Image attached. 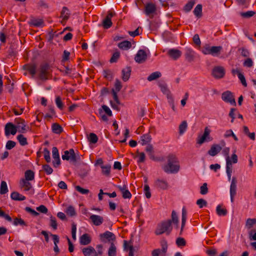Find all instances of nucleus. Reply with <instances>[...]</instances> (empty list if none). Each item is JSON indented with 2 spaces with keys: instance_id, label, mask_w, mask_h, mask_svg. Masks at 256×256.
<instances>
[{
  "instance_id": "1",
  "label": "nucleus",
  "mask_w": 256,
  "mask_h": 256,
  "mask_svg": "<svg viewBox=\"0 0 256 256\" xmlns=\"http://www.w3.org/2000/svg\"><path fill=\"white\" fill-rule=\"evenodd\" d=\"M180 166L178 158L175 155L169 154L167 158V164L162 166L164 172L168 174H176L180 170Z\"/></svg>"
},
{
  "instance_id": "2",
  "label": "nucleus",
  "mask_w": 256,
  "mask_h": 256,
  "mask_svg": "<svg viewBox=\"0 0 256 256\" xmlns=\"http://www.w3.org/2000/svg\"><path fill=\"white\" fill-rule=\"evenodd\" d=\"M172 230V226L170 224V221L164 220L158 224L154 233L156 235H160L164 233L169 234Z\"/></svg>"
},
{
  "instance_id": "3",
  "label": "nucleus",
  "mask_w": 256,
  "mask_h": 256,
  "mask_svg": "<svg viewBox=\"0 0 256 256\" xmlns=\"http://www.w3.org/2000/svg\"><path fill=\"white\" fill-rule=\"evenodd\" d=\"M222 49L221 46H210L205 44L202 48L201 51L204 54H210L214 56H218Z\"/></svg>"
},
{
  "instance_id": "4",
  "label": "nucleus",
  "mask_w": 256,
  "mask_h": 256,
  "mask_svg": "<svg viewBox=\"0 0 256 256\" xmlns=\"http://www.w3.org/2000/svg\"><path fill=\"white\" fill-rule=\"evenodd\" d=\"M49 65L48 64H44L40 66L38 70V76L42 80L45 81L48 79Z\"/></svg>"
},
{
  "instance_id": "5",
  "label": "nucleus",
  "mask_w": 256,
  "mask_h": 256,
  "mask_svg": "<svg viewBox=\"0 0 256 256\" xmlns=\"http://www.w3.org/2000/svg\"><path fill=\"white\" fill-rule=\"evenodd\" d=\"M14 122L16 129L20 132L24 133L29 129V127L26 125L24 120L21 118H16Z\"/></svg>"
},
{
  "instance_id": "6",
  "label": "nucleus",
  "mask_w": 256,
  "mask_h": 256,
  "mask_svg": "<svg viewBox=\"0 0 256 256\" xmlns=\"http://www.w3.org/2000/svg\"><path fill=\"white\" fill-rule=\"evenodd\" d=\"M222 99L224 102L229 103L232 106H236L234 96L233 94L229 90H226L222 93Z\"/></svg>"
},
{
  "instance_id": "7",
  "label": "nucleus",
  "mask_w": 256,
  "mask_h": 256,
  "mask_svg": "<svg viewBox=\"0 0 256 256\" xmlns=\"http://www.w3.org/2000/svg\"><path fill=\"white\" fill-rule=\"evenodd\" d=\"M62 158L63 160H69L76 162V156L74 149L71 148L68 150H65Z\"/></svg>"
},
{
  "instance_id": "8",
  "label": "nucleus",
  "mask_w": 256,
  "mask_h": 256,
  "mask_svg": "<svg viewBox=\"0 0 256 256\" xmlns=\"http://www.w3.org/2000/svg\"><path fill=\"white\" fill-rule=\"evenodd\" d=\"M122 88L121 82L118 80L116 79L114 84V88L112 89V92L114 100L117 104H120V100L117 93L120 91Z\"/></svg>"
},
{
  "instance_id": "9",
  "label": "nucleus",
  "mask_w": 256,
  "mask_h": 256,
  "mask_svg": "<svg viewBox=\"0 0 256 256\" xmlns=\"http://www.w3.org/2000/svg\"><path fill=\"white\" fill-rule=\"evenodd\" d=\"M224 74L225 70L222 66H216L212 70V75L216 78H221Z\"/></svg>"
},
{
  "instance_id": "10",
  "label": "nucleus",
  "mask_w": 256,
  "mask_h": 256,
  "mask_svg": "<svg viewBox=\"0 0 256 256\" xmlns=\"http://www.w3.org/2000/svg\"><path fill=\"white\" fill-rule=\"evenodd\" d=\"M236 184L237 180L236 178L233 177L230 186V200L232 202H234V198L236 194Z\"/></svg>"
},
{
  "instance_id": "11",
  "label": "nucleus",
  "mask_w": 256,
  "mask_h": 256,
  "mask_svg": "<svg viewBox=\"0 0 256 256\" xmlns=\"http://www.w3.org/2000/svg\"><path fill=\"white\" fill-rule=\"evenodd\" d=\"M4 132L6 136H8L10 134L15 135L17 132V130L14 124L12 122H8L5 126Z\"/></svg>"
},
{
  "instance_id": "12",
  "label": "nucleus",
  "mask_w": 256,
  "mask_h": 256,
  "mask_svg": "<svg viewBox=\"0 0 256 256\" xmlns=\"http://www.w3.org/2000/svg\"><path fill=\"white\" fill-rule=\"evenodd\" d=\"M156 8L155 4L149 2L146 4L144 10V14L148 16H150L156 12Z\"/></svg>"
},
{
  "instance_id": "13",
  "label": "nucleus",
  "mask_w": 256,
  "mask_h": 256,
  "mask_svg": "<svg viewBox=\"0 0 256 256\" xmlns=\"http://www.w3.org/2000/svg\"><path fill=\"white\" fill-rule=\"evenodd\" d=\"M158 86L160 89L161 92L166 96L167 98L172 97L170 90L168 88L167 84L162 81H160L158 82Z\"/></svg>"
},
{
  "instance_id": "14",
  "label": "nucleus",
  "mask_w": 256,
  "mask_h": 256,
  "mask_svg": "<svg viewBox=\"0 0 256 256\" xmlns=\"http://www.w3.org/2000/svg\"><path fill=\"white\" fill-rule=\"evenodd\" d=\"M147 55L145 51L142 50H139L136 54L134 60L138 64L144 62L146 60Z\"/></svg>"
},
{
  "instance_id": "15",
  "label": "nucleus",
  "mask_w": 256,
  "mask_h": 256,
  "mask_svg": "<svg viewBox=\"0 0 256 256\" xmlns=\"http://www.w3.org/2000/svg\"><path fill=\"white\" fill-rule=\"evenodd\" d=\"M100 236L101 241L103 242H105L106 240L110 242V240H114L116 238L114 234L109 231H106L103 234H100Z\"/></svg>"
},
{
  "instance_id": "16",
  "label": "nucleus",
  "mask_w": 256,
  "mask_h": 256,
  "mask_svg": "<svg viewBox=\"0 0 256 256\" xmlns=\"http://www.w3.org/2000/svg\"><path fill=\"white\" fill-rule=\"evenodd\" d=\"M154 184L156 188L160 190H166L168 186V183L166 180L160 178L156 180Z\"/></svg>"
},
{
  "instance_id": "17",
  "label": "nucleus",
  "mask_w": 256,
  "mask_h": 256,
  "mask_svg": "<svg viewBox=\"0 0 256 256\" xmlns=\"http://www.w3.org/2000/svg\"><path fill=\"white\" fill-rule=\"evenodd\" d=\"M90 218L92 224L96 226L101 225L104 222L103 217L99 215L92 214L90 216Z\"/></svg>"
},
{
  "instance_id": "18",
  "label": "nucleus",
  "mask_w": 256,
  "mask_h": 256,
  "mask_svg": "<svg viewBox=\"0 0 256 256\" xmlns=\"http://www.w3.org/2000/svg\"><path fill=\"white\" fill-rule=\"evenodd\" d=\"M168 246L166 242H164L162 244V248L161 249H156L154 250L152 252V256H159L160 254H164L166 252L167 250Z\"/></svg>"
},
{
  "instance_id": "19",
  "label": "nucleus",
  "mask_w": 256,
  "mask_h": 256,
  "mask_svg": "<svg viewBox=\"0 0 256 256\" xmlns=\"http://www.w3.org/2000/svg\"><path fill=\"white\" fill-rule=\"evenodd\" d=\"M114 13L109 12L105 18L103 20V26L105 28H110L112 25L111 21L112 18L114 16Z\"/></svg>"
},
{
  "instance_id": "20",
  "label": "nucleus",
  "mask_w": 256,
  "mask_h": 256,
  "mask_svg": "<svg viewBox=\"0 0 256 256\" xmlns=\"http://www.w3.org/2000/svg\"><path fill=\"white\" fill-rule=\"evenodd\" d=\"M182 52L178 50L172 48L168 50V54L174 60H176L182 56Z\"/></svg>"
},
{
  "instance_id": "21",
  "label": "nucleus",
  "mask_w": 256,
  "mask_h": 256,
  "mask_svg": "<svg viewBox=\"0 0 256 256\" xmlns=\"http://www.w3.org/2000/svg\"><path fill=\"white\" fill-rule=\"evenodd\" d=\"M222 148L218 144L212 146L210 150L208 151V154L212 156H216L222 150Z\"/></svg>"
},
{
  "instance_id": "22",
  "label": "nucleus",
  "mask_w": 256,
  "mask_h": 256,
  "mask_svg": "<svg viewBox=\"0 0 256 256\" xmlns=\"http://www.w3.org/2000/svg\"><path fill=\"white\" fill-rule=\"evenodd\" d=\"M210 132V130L208 128V127H206L202 136H198L197 142L200 144H203L205 142L206 138H208Z\"/></svg>"
},
{
  "instance_id": "23",
  "label": "nucleus",
  "mask_w": 256,
  "mask_h": 256,
  "mask_svg": "<svg viewBox=\"0 0 256 256\" xmlns=\"http://www.w3.org/2000/svg\"><path fill=\"white\" fill-rule=\"evenodd\" d=\"M23 68L29 72L32 77H34L36 72V64H26L24 66Z\"/></svg>"
},
{
  "instance_id": "24",
  "label": "nucleus",
  "mask_w": 256,
  "mask_h": 256,
  "mask_svg": "<svg viewBox=\"0 0 256 256\" xmlns=\"http://www.w3.org/2000/svg\"><path fill=\"white\" fill-rule=\"evenodd\" d=\"M82 252L84 256H98V254L95 249L90 246L83 248Z\"/></svg>"
},
{
  "instance_id": "25",
  "label": "nucleus",
  "mask_w": 256,
  "mask_h": 256,
  "mask_svg": "<svg viewBox=\"0 0 256 256\" xmlns=\"http://www.w3.org/2000/svg\"><path fill=\"white\" fill-rule=\"evenodd\" d=\"M195 55L196 53L192 49L190 48L186 49L185 56L188 62H191L193 61L195 58Z\"/></svg>"
},
{
  "instance_id": "26",
  "label": "nucleus",
  "mask_w": 256,
  "mask_h": 256,
  "mask_svg": "<svg viewBox=\"0 0 256 256\" xmlns=\"http://www.w3.org/2000/svg\"><path fill=\"white\" fill-rule=\"evenodd\" d=\"M29 181L21 179L20 181V187L23 188L25 191L30 190L32 188V185Z\"/></svg>"
},
{
  "instance_id": "27",
  "label": "nucleus",
  "mask_w": 256,
  "mask_h": 256,
  "mask_svg": "<svg viewBox=\"0 0 256 256\" xmlns=\"http://www.w3.org/2000/svg\"><path fill=\"white\" fill-rule=\"evenodd\" d=\"M187 218V211L185 208V207H183L182 209V224H181V228L180 232V234H182L183 232L184 227L186 224V220Z\"/></svg>"
},
{
  "instance_id": "28",
  "label": "nucleus",
  "mask_w": 256,
  "mask_h": 256,
  "mask_svg": "<svg viewBox=\"0 0 256 256\" xmlns=\"http://www.w3.org/2000/svg\"><path fill=\"white\" fill-rule=\"evenodd\" d=\"M131 72V68L130 66H127L122 70V78L124 82L127 81L130 76Z\"/></svg>"
},
{
  "instance_id": "29",
  "label": "nucleus",
  "mask_w": 256,
  "mask_h": 256,
  "mask_svg": "<svg viewBox=\"0 0 256 256\" xmlns=\"http://www.w3.org/2000/svg\"><path fill=\"white\" fill-rule=\"evenodd\" d=\"M167 220L170 221V224H172V223H173L174 225H176V228H178V218L177 214L174 210L172 211L171 219L168 220Z\"/></svg>"
},
{
  "instance_id": "30",
  "label": "nucleus",
  "mask_w": 256,
  "mask_h": 256,
  "mask_svg": "<svg viewBox=\"0 0 256 256\" xmlns=\"http://www.w3.org/2000/svg\"><path fill=\"white\" fill-rule=\"evenodd\" d=\"M10 198L14 200L22 201L26 200V197L18 192H12L10 194Z\"/></svg>"
},
{
  "instance_id": "31",
  "label": "nucleus",
  "mask_w": 256,
  "mask_h": 256,
  "mask_svg": "<svg viewBox=\"0 0 256 256\" xmlns=\"http://www.w3.org/2000/svg\"><path fill=\"white\" fill-rule=\"evenodd\" d=\"M91 240L87 234H82L80 238V243L82 245H87L90 242Z\"/></svg>"
},
{
  "instance_id": "32",
  "label": "nucleus",
  "mask_w": 256,
  "mask_h": 256,
  "mask_svg": "<svg viewBox=\"0 0 256 256\" xmlns=\"http://www.w3.org/2000/svg\"><path fill=\"white\" fill-rule=\"evenodd\" d=\"M151 140V136L149 134H146L140 136V142L142 145H145L150 142Z\"/></svg>"
},
{
  "instance_id": "33",
  "label": "nucleus",
  "mask_w": 256,
  "mask_h": 256,
  "mask_svg": "<svg viewBox=\"0 0 256 256\" xmlns=\"http://www.w3.org/2000/svg\"><path fill=\"white\" fill-rule=\"evenodd\" d=\"M118 46L120 49L127 50L131 48L132 44L130 42L125 40L119 43L118 44Z\"/></svg>"
},
{
  "instance_id": "34",
  "label": "nucleus",
  "mask_w": 256,
  "mask_h": 256,
  "mask_svg": "<svg viewBox=\"0 0 256 256\" xmlns=\"http://www.w3.org/2000/svg\"><path fill=\"white\" fill-rule=\"evenodd\" d=\"M100 168L102 169V174L106 176H108L110 172L111 166L109 164L102 165Z\"/></svg>"
},
{
  "instance_id": "35",
  "label": "nucleus",
  "mask_w": 256,
  "mask_h": 256,
  "mask_svg": "<svg viewBox=\"0 0 256 256\" xmlns=\"http://www.w3.org/2000/svg\"><path fill=\"white\" fill-rule=\"evenodd\" d=\"M34 178V173L32 170H27L24 172V178L23 180H32Z\"/></svg>"
},
{
  "instance_id": "36",
  "label": "nucleus",
  "mask_w": 256,
  "mask_h": 256,
  "mask_svg": "<svg viewBox=\"0 0 256 256\" xmlns=\"http://www.w3.org/2000/svg\"><path fill=\"white\" fill-rule=\"evenodd\" d=\"M70 15L68 9L66 6L63 7L60 16L62 20L64 21L67 20L69 18Z\"/></svg>"
},
{
  "instance_id": "37",
  "label": "nucleus",
  "mask_w": 256,
  "mask_h": 256,
  "mask_svg": "<svg viewBox=\"0 0 256 256\" xmlns=\"http://www.w3.org/2000/svg\"><path fill=\"white\" fill-rule=\"evenodd\" d=\"M162 76L161 73L160 72H155L152 73L147 78L149 82H152V80H156L159 78H160Z\"/></svg>"
},
{
  "instance_id": "38",
  "label": "nucleus",
  "mask_w": 256,
  "mask_h": 256,
  "mask_svg": "<svg viewBox=\"0 0 256 256\" xmlns=\"http://www.w3.org/2000/svg\"><path fill=\"white\" fill-rule=\"evenodd\" d=\"M30 24L36 27H42L44 26V22L42 19L34 18L31 20Z\"/></svg>"
},
{
  "instance_id": "39",
  "label": "nucleus",
  "mask_w": 256,
  "mask_h": 256,
  "mask_svg": "<svg viewBox=\"0 0 256 256\" xmlns=\"http://www.w3.org/2000/svg\"><path fill=\"white\" fill-rule=\"evenodd\" d=\"M124 250H128V248L129 250V254L128 256H134V248L132 245L128 246L127 241L124 240Z\"/></svg>"
},
{
  "instance_id": "40",
  "label": "nucleus",
  "mask_w": 256,
  "mask_h": 256,
  "mask_svg": "<svg viewBox=\"0 0 256 256\" xmlns=\"http://www.w3.org/2000/svg\"><path fill=\"white\" fill-rule=\"evenodd\" d=\"M52 132L56 134H59L62 131V127L59 124L56 123L52 124Z\"/></svg>"
},
{
  "instance_id": "41",
  "label": "nucleus",
  "mask_w": 256,
  "mask_h": 256,
  "mask_svg": "<svg viewBox=\"0 0 256 256\" xmlns=\"http://www.w3.org/2000/svg\"><path fill=\"white\" fill-rule=\"evenodd\" d=\"M226 172L227 174L228 180H230L232 173V162L228 161V162H226Z\"/></svg>"
},
{
  "instance_id": "42",
  "label": "nucleus",
  "mask_w": 256,
  "mask_h": 256,
  "mask_svg": "<svg viewBox=\"0 0 256 256\" xmlns=\"http://www.w3.org/2000/svg\"><path fill=\"white\" fill-rule=\"evenodd\" d=\"M194 15L198 18H200L202 15V4H198L194 8Z\"/></svg>"
},
{
  "instance_id": "43",
  "label": "nucleus",
  "mask_w": 256,
  "mask_h": 256,
  "mask_svg": "<svg viewBox=\"0 0 256 256\" xmlns=\"http://www.w3.org/2000/svg\"><path fill=\"white\" fill-rule=\"evenodd\" d=\"M188 127V124L186 120L182 122L178 127L180 134H182L186 130Z\"/></svg>"
},
{
  "instance_id": "44",
  "label": "nucleus",
  "mask_w": 256,
  "mask_h": 256,
  "mask_svg": "<svg viewBox=\"0 0 256 256\" xmlns=\"http://www.w3.org/2000/svg\"><path fill=\"white\" fill-rule=\"evenodd\" d=\"M116 248L114 243H111L110 246L108 250V256H116Z\"/></svg>"
},
{
  "instance_id": "45",
  "label": "nucleus",
  "mask_w": 256,
  "mask_h": 256,
  "mask_svg": "<svg viewBox=\"0 0 256 256\" xmlns=\"http://www.w3.org/2000/svg\"><path fill=\"white\" fill-rule=\"evenodd\" d=\"M217 214L220 216H224L227 214V210L226 208H222L221 205L219 204L216 208Z\"/></svg>"
},
{
  "instance_id": "46",
  "label": "nucleus",
  "mask_w": 256,
  "mask_h": 256,
  "mask_svg": "<svg viewBox=\"0 0 256 256\" xmlns=\"http://www.w3.org/2000/svg\"><path fill=\"white\" fill-rule=\"evenodd\" d=\"M8 192V188L6 182L4 181H2L0 187V194H4Z\"/></svg>"
},
{
  "instance_id": "47",
  "label": "nucleus",
  "mask_w": 256,
  "mask_h": 256,
  "mask_svg": "<svg viewBox=\"0 0 256 256\" xmlns=\"http://www.w3.org/2000/svg\"><path fill=\"white\" fill-rule=\"evenodd\" d=\"M65 212H66V214L68 215V216H75L76 215V214L74 208L72 206H68L66 208Z\"/></svg>"
},
{
  "instance_id": "48",
  "label": "nucleus",
  "mask_w": 256,
  "mask_h": 256,
  "mask_svg": "<svg viewBox=\"0 0 256 256\" xmlns=\"http://www.w3.org/2000/svg\"><path fill=\"white\" fill-rule=\"evenodd\" d=\"M17 139L21 146H24L28 144L27 139L22 134L18 135Z\"/></svg>"
},
{
  "instance_id": "49",
  "label": "nucleus",
  "mask_w": 256,
  "mask_h": 256,
  "mask_svg": "<svg viewBox=\"0 0 256 256\" xmlns=\"http://www.w3.org/2000/svg\"><path fill=\"white\" fill-rule=\"evenodd\" d=\"M256 224V218H248L246 221V226L247 228H251Z\"/></svg>"
},
{
  "instance_id": "50",
  "label": "nucleus",
  "mask_w": 256,
  "mask_h": 256,
  "mask_svg": "<svg viewBox=\"0 0 256 256\" xmlns=\"http://www.w3.org/2000/svg\"><path fill=\"white\" fill-rule=\"evenodd\" d=\"M88 141L92 144H96L98 140L97 136L94 133H90L88 138Z\"/></svg>"
},
{
  "instance_id": "51",
  "label": "nucleus",
  "mask_w": 256,
  "mask_h": 256,
  "mask_svg": "<svg viewBox=\"0 0 256 256\" xmlns=\"http://www.w3.org/2000/svg\"><path fill=\"white\" fill-rule=\"evenodd\" d=\"M44 156L47 162H50V152L46 148H44Z\"/></svg>"
},
{
  "instance_id": "52",
  "label": "nucleus",
  "mask_w": 256,
  "mask_h": 256,
  "mask_svg": "<svg viewBox=\"0 0 256 256\" xmlns=\"http://www.w3.org/2000/svg\"><path fill=\"white\" fill-rule=\"evenodd\" d=\"M13 224L15 226H18V224L21 225V226H27L25 222L20 218H16L14 219Z\"/></svg>"
},
{
  "instance_id": "53",
  "label": "nucleus",
  "mask_w": 256,
  "mask_h": 256,
  "mask_svg": "<svg viewBox=\"0 0 256 256\" xmlns=\"http://www.w3.org/2000/svg\"><path fill=\"white\" fill-rule=\"evenodd\" d=\"M195 2L194 1H190L188 2L184 6V10L186 12H190L194 6Z\"/></svg>"
},
{
  "instance_id": "54",
  "label": "nucleus",
  "mask_w": 256,
  "mask_h": 256,
  "mask_svg": "<svg viewBox=\"0 0 256 256\" xmlns=\"http://www.w3.org/2000/svg\"><path fill=\"white\" fill-rule=\"evenodd\" d=\"M230 149L229 148H225L223 149L222 153V154L226 157V162H231L230 156H229V153H230Z\"/></svg>"
},
{
  "instance_id": "55",
  "label": "nucleus",
  "mask_w": 256,
  "mask_h": 256,
  "mask_svg": "<svg viewBox=\"0 0 256 256\" xmlns=\"http://www.w3.org/2000/svg\"><path fill=\"white\" fill-rule=\"evenodd\" d=\"M208 192V184L206 183H204L200 188V193L202 194H206Z\"/></svg>"
},
{
  "instance_id": "56",
  "label": "nucleus",
  "mask_w": 256,
  "mask_h": 256,
  "mask_svg": "<svg viewBox=\"0 0 256 256\" xmlns=\"http://www.w3.org/2000/svg\"><path fill=\"white\" fill-rule=\"evenodd\" d=\"M50 225L51 227L53 229H54V230L57 229L58 224H57V222L56 221V219L54 217H53L52 216H51L50 217Z\"/></svg>"
},
{
  "instance_id": "57",
  "label": "nucleus",
  "mask_w": 256,
  "mask_h": 256,
  "mask_svg": "<svg viewBox=\"0 0 256 256\" xmlns=\"http://www.w3.org/2000/svg\"><path fill=\"white\" fill-rule=\"evenodd\" d=\"M255 14V12L254 11H248L244 12H241L240 16L243 18H248L252 16Z\"/></svg>"
},
{
  "instance_id": "58",
  "label": "nucleus",
  "mask_w": 256,
  "mask_h": 256,
  "mask_svg": "<svg viewBox=\"0 0 256 256\" xmlns=\"http://www.w3.org/2000/svg\"><path fill=\"white\" fill-rule=\"evenodd\" d=\"M120 56V52H114L110 60V62L111 63L116 62H117Z\"/></svg>"
},
{
  "instance_id": "59",
  "label": "nucleus",
  "mask_w": 256,
  "mask_h": 256,
  "mask_svg": "<svg viewBox=\"0 0 256 256\" xmlns=\"http://www.w3.org/2000/svg\"><path fill=\"white\" fill-rule=\"evenodd\" d=\"M240 6L244 8H248L249 5L250 0H236Z\"/></svg>"
},
{
  "instance_id": "60",
  "label": "nucleus",
  "mask_w": 256,
  "mask_h": 256,
  "mask_svg": "<svg viewBox=\"0 0 256 256\" xmlns=\"http://www.w3.org/2000/svg\"><path fill=\"white\" fill-rule=\"evenodd\" d=\"M176 244L178 246H183L186 244V240L182 238H178L176 240Z\"/></svg>"
},
{
  "instance_id": "61",
  "label": "nucleus",
  "mask_w": 256,
  "mask_h": 256,
  "mask_svg": "<svg viewBox=\"0 0 256 256\" xmlns=\"http://www.w3.org/2000/svg\"><path fill=\"white\" fill-rule=\"evenodd\" d=\"M56 104L58 108L60 110L63 109L64 104L61 100L59 96L56 97Z\"/></svg>"
},
{
  "instance_id": "62",
  "label": "nucleus",
  "mask_w": 256,
  "mask_h": 256,
  "mask_svg": "<svg viewBox=\"0 0 256 256\" xmlns=\"http://www.w3.org/2000/svg\"><path fill=\"white\" fill-rule=\"evenodd\" d=\"M76 190L82 194H88L89 192V190L88 189L84 188L79 186H76L75 187Z\"/></svg>"
},
{
  "instance_id": "63",
  "label": "nucleus",
  "mask_w": 256,
  "mask_h": 256,
  "mask_svg": "<svg viewBox=\"0 0 256 256\" xmlns=\"http://www.w3.org/2000/svg\"><path fill=\"white\" fill-rule=\"evenodd\" d=\"M196 204L200 208H202L204 206H206L207 202L206 200L200 198L197 200Z\"/></svg>"
},
{
  "instance_id": "64",
  "label": "nucleus",
  "mask_w": 256,
  "mask_h": 256,
  "mask_svg": "<svg viewBox=\"0 0 256 256\" xmlns=\"http://www.w3.org/2000/svg\"><path fill=\"white\" fill-rule=\"evenodd\" d=\"M144 192L145 196L147 198H150L151 197V193L150 192V188L148 185L146 184L144 186Z\"/></svg>"
}]
</instances>
